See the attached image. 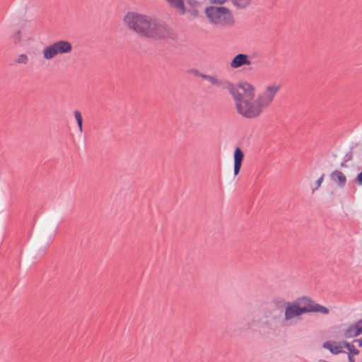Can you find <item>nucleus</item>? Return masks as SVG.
I'll use <instances>...</instances> for the list:
<instances>
[{
	"label": "nucleus",
	"instance_id": "obj_1",
	"mask_svg": "<svg viewBox=\"0 0 362 362\" xmlns=\"http://www.w3.org/2000/svg\"><path fill=\"white\" fill-rule=\"evenodd\" d=\"M198 76L212 86L226 88L233 98L237 112L250 119L259 118L272 105L281 88L279 83H269L255 98L257 88L248 81H243L235 84L228 81H223L214 75L199 74Z\"/></svg>",
	"mask_w": 362,
	"mask_h": 362
},
{
	"label": "nucleus",
	"instance_id": "obj_2",
	"mask_svg": "<svg viewBox=\"0 0 362 362\" xmlns=\"http://www.w3.org/2000/svg\"><path fill=\"white\" fill-rule=\"evenodd\" d=\"M123 23L137 35L154 40H163L170 36V29L162 21L151 15L129 11L123 18Z\"/></svg>",
	"mask_w": 362,
	"mask_h": 362
},
{
	"label": "nucleus",
	"instance_id": "obj_3",
	"mask_svg": "<svg viewBox=\"0 0 362 362\" xmlns=\"http://www.w3.org/2000/svg\"><path fill=\"white\" fill-rule=\"evenodd\" d=\"M205 14L209 21L215 25L230 28L235 24L233 14L228 7L211 6L206 8Z\"/></svg>",
	"mask_w": 362,
	"mask_h": 362
},
{
	"label": "nucleus",
	"instance_id": "obj_4",
	"mask_svg": "<svg viewBox=\"0 0 362 362\" xmlns=\"http://www.w3.org/2000/svg\"><path fill=\"white\" fill-rule=\"evenodd\" d=\"M73 50L72 44L65 40L55 41L42 49V57L45 61H51L59 56L70 54Z\"/></svg>",
	"mask_w": 362,
	"mask_h": 362
},
{
	"label": "nucleus",
	"instance_id": "obj_5",
	"mask_svg": "<svg viewBox=\"0 0 362 362\" xmlns=\"http://www.w3.org/2000/svg\"><path fill=\"white\" fill-rule=\"evenodd\" d=\"M307 313V298H298L292 303H288L286 305L284 319L288 321Z\"/></svg>",
	"mask_w": 362,
	"mask_h": 362
},
{
	"label": "nucleus",
	"instance_id": "obj_6",
	"mask_svg": "<svg viewBox=\"0 0 362 362\" xmlns=\"http://www.w3.org/2000/svg\"><path fill=\"white\" fill-rule=\"evenodd\" d=\"M362 334V318L344 327L341 335L345 339H351Z\"/></svg>",
	"mask_w": 362,
	"mask_h": 362
},
{
	"label": "nucleus",
	"instance_id": "obj_7",
	"mask_svg": "<svg viewBox=\"0 0 362 362\" xmlns=\"http://www.w3.org/2000/svg\"><path fill=\"white\" fill-rule=\"evenodd\" d=\"M346 341H327L323 343L322 347L331 354L337 355L345 352Z\"/></svg>",
	"mask_w": 362,
	"mask_h": 362
},
{
	"label": "nucleus",
	"instance_id": "obj_8",
	"mask_svg": "<svg viewBox=\"0 0 362 362\" xmlns=\"http://www.w3.org/2000/svg\"><path fill=\"white\" fill-rule=\"evenodd\" d=\"M251 64L250 58L247 54H238L232 59L230 62V66L232 69H236L243 66H250Z\"/></svg>",
	"mask_w": 362,
	"mask_h": 362
},
{
	"label": "nucleus",
	"instance_id": "obj_9",
	"mask_svg": "<svg viewBox=\"0 0 362 362\" xmlns=\"http://www.w3.org/2000/svg\"><path fill=\"white\" fill-rule=\"evenodd\" d=\"M330 178L333 182L337 184L341 188H343L347 182L345 174L338 170H336L331 173Z\"/></svg>",
	"mask_w": 362,
	"mask_h": 362
},
{
	"label": "nucleus",
	"instance_id": "obj_10",
	"mask_svg": "<svg viewBox=\"0 0 362 362\" xmlns=\"http://www.w3.org/2000/svg\"><path fill=\"white\" fill-rule=\"evenodd\" d=\"M234 158V175H237L239 174L242 162L244 158V153L240 148H236L233 153Z\"/></svg>",
	"mask_w": 362,
	"mask_h": 362
},
{
	"label": "nucleus",
	"instance_id": "obj_11",
	"mask_svg": "<svg viewBox=\"0 0 362 362\" xmlns=\"http://www.w3.org/2000/svg\"><path fill=\"white\" fill-rule=\"evenodd\" d=\"M177 13L184 15L186 13L185 0H165Z\"/></svg>",
	"mask_w": 362,
	"mask_h": 362
},
{
	"label": "nucleus",
	"instance_id": "obj_12",
	"mask_svg": "<svg viewBox=\"0 0 362 362\" xmlns=\"http://www.w3.org/2000/svg\"><path fill=\"white\" fill-rule=\"evenodd\" d=\"M308 313L317 312L324 315H328L329 310L326 307L315 303L312 300L307 298Z\"/></svg>",
	"mask_w": 362,
	"mask_h": 362
},
{
	"label": "nucleus",
	"instance_id": "obj_13",
	"mask_svg": "<svg viewBox=\"0 0 362 362\" xmlns=\"http://www.w3.org/2000/svg\"><path fill=\"white\" fill-rule=\"evenodd\" d=\"M252 0H231L233 6L238 9H244L252 4Z\"/></svg>",
	"mask_w": 362,
	"mask_h": 362
},
{
	"label": "nucleus",
	"instance_id": "obj_14",
	"mask_svg": "<svg viewBox=\"0 0 362 362\" xmlns=\"http://www.w3.org/2000/svg\"><path fill=\"white\" fill-rule=\"evenodd\" d=\"M345 349L348 351V356H357L359 354V350L351 343L346 341Z\"/></svg>",
	"mask_w": 362,
	"mask_h": 362
},
{
	"label": "nucleus",
	"instance_id": "obj_15",
	"mask_svg": "<svg viewBox=\"0 0 362 362\" xmlns=\"http://www.w3.org/2000/svg\"><path fill=\"white\" fill-rule=\"evenodd\" d=\"M74 117L76 120V122H77V124H78V130L80 132H83V127H82V123H83V118H82V115L81 114V112L78 110H75L74 112Z\"/></svg>",
	"mask_w": 362,
	"mask_h": 362
},
{
	"label": "nucleus",
	"instance_id": "obj_16",
	"mask_svg": "<svg viewBox=\"0 0 362 362\" xmlns=\"http://www.w3.org/2000/svg\"><path fill=\"white\" fill-rule=\"evenodd\" d=\"M29 58L26 54H21L15 59V62L19 64H27Z\"/></svg>",
	"mask_w": 362,
	"mask_h": 362
},
{
	"label": "nucleus",
	"instance_id": "obj_17",
	"mask_svg": "<svg viewBox=\"0 0 362 362\" xmlns=\"http://www.w3.org/2000/svg\"><path fill=\"white\" fill-rule=\"evenodd\" d=\"M22 33L20 30L14 33L11 36V40L15 45H18L21 40Z\"/></svg>",
	"mask_w": 362,
	"mask_h": 362
},
{
	"label": "nucleus",
	"instance_id": "obj_18",
	"mask_svg": "<svg viewBox=\"0 0 362 362\" xmlns=\"http://www.w3.org/2000/svg\"><path fill=\"white\" fill-rule=\"evenodd\" d=\"M324 180V175H322L319 179L315 182V187L313 189V190L317 189L322 185V182Z\"/></svg>",
	"mask_w": 362,
	"mask_h": 362
},
{
	"label": "nucleus",
	"instance_id": "obj_19",
	"mask_svg": "<svg viewBox=\"0 0 362 362\" xmlns=\"http://www.w3.org/2000/svg\"><path fill=\"white\" fill-rule=\"evenodd\" d=\"M356 183L358 185H362V171L356 177Z\"/></svg>",
	"mask_w": 362,
	"mask_h": 362
},
{
	"label": "nucleus",
	"instance_id": "obj_20",
	"mask_svg": "<svg viewBox=\"0 0 362 362\" xmlns=\"http://www.w3.org/2000/svg\"><path fill=\"white\" fill-rule=\"evenodd\" d=\"M213 3H215V4H224L225 2H226L228 0H211Z\"/></svg>",
	"mask_w": 362,
	"mask_h": 362
},
{
	"label": "nucleus",
	"instance_id": "obj_21",
	"mask_svg": "<svg viewBox=\"0 0 362 362\" xmlns=\"http://www.w3.org/2000/svg\"><path fill=\"white\" fill-rule=\"evenodd\" d=\"M355 356H348L349 362H355Z\"/></svg>",
	"mask_w": 362,
	"mask_h": 362
}]
</instances>
